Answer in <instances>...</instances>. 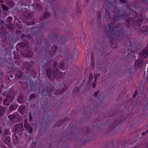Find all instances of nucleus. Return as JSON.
<instances>
[{
    "instance_id": "393cba45",
    "label": "nucleus",
    "mask_w": 148,
    "mask_h": 148,
    "mask_svg": "<svg viewBox=\"0 0 148 148\" xmlns=\"http://www.w3.org/2000/svg\"><path fill=\"white\" fill-rule=\"evenodd\" d=\"M140 56H148V49H145L143 50L141 53H140Z\"/></svg>"
},
{
    "instance_id": "aec40b11",
    "label": "nucleus",
    "mask_w": 148,
    "mask_h": 148,
    "mask_svg": "<svg viewBox=\"0 0 148 148\" xmlns=\"http://www.w3.org/2000/svg\"><path fill=\"white\" fill-rule=\"evenodd\" d=\"M17 135L14 134L13 136V143L15 145L18 143L19 141L18 137L16 136Z\"/></svg>"
},
{
    "instance_id": "6e6552de",
    "label": "nucleus",
    "mask_w": 148,
    "mask_h": 148,
    "mask_svg": "<svg viewBox=\"0 0 148 148\" xmlns=\"http://www.w3.org/2000/svg\"><path fill=\"white\" fill-rule=\"evenodd\" d=\"M24 127L25 130L28 131L29 133H31L32 132L33 129L30 125L27 123L26 120H25L24 121Z\"/></svg>"
},
{
    "instance_id": "864d4df0",
    "label": "nucleus",
    "mask_w": 148,
    "mask_h": 148,
    "mask_svg": "<svg viewBox=\"0 0 148 148\" xmlns=\"http://www.w3.org/2000/svg\"><path fill=\"white\" fill-rule=\"evenodd\" d=\"M137 93L136 92V91L134 94L133 95V97H136V93Z\"/></svg>"
},
{
    "instance_id": "2eb2a0df",
    "label": "nucleus",
    "mask_w": 148,
    "mask_h": 148,
    "mask_svg": "<svg viewBox=\"0 0 148 148\" xmlns=\"http://www.w3.org/2000/svg\"><path fill=\"white\" fill-rule=\"evenodd\" d=\"M106 47L105 46L102 45L100 46L99 48L98 53L101 54H102L105 51Z\"/></svg>"
},
{
    "instance_id": "f704fd0d",
    "label": "nucleus",
    "mask_w": 148,
    "mask_h": 148,
    "mask_svg": "<svg viewBox=\"0 0 148 148\" xmlns=\"http://www.w3.org/2000/svg\"><path fill=\"white\" fill-rule=\"evenodd\" d=\"M86 128H84L83 129H82V132L85 135H87L88 134V133H89L88 130H87V132H85V131L86 130Z\"/></svg>"
},
{
    "instance_id": "bb28decb",
    "label": "nucleus",
    "mask_w": 148,
    "mask_h": 148,
    "mask_svg": "<svg viewBox=\"0 0 148 148\" xmlns=\"http://www.w3.org/2000/svg\"><path fill=\"white\" fill-rule=\"evenodd\" d=\"M47 95H49L51 94V92H53V90L51 88L49 87H47Z\"/></svg>"
},
{
    "instance_id": "dca6fc26",
    "label": "nucleus",
    "mask_w": 148,
    "mask_h": 148,
    "mask_svg": "<svg viewBox=\"0 0 148 148\" xmlns=\"http://www.w3.org/2000/svg\"><path fill=\"white\" fill-rule=\"evenodd\" d=\"M25 109V106L23 105L20 106L18 109V111L21 114H23Z\"/></svg>"
},
{
    "instance_id": "9b49d317",
    "label": "nucleus",
    "mask_w": 148,
    "mask_h": 148,
    "mask_svg": "<svg viewBox=\"0 0 148 148\" xmlns=\"http://www.w3.org/2000/svg\"><path fill=\"white\" fill-rule=\"evenodd\" d=\"M60 69L64 70L67 68L68 65V63H60L59 65Z\"/></svg>"
},
{
    "instance_id": "e433bc0d",
    "label": "nucleus",
    "mask_w": 148,
    "mask_h": 148,
    "mask_svg": "<svg viewBox=\"0 0 148 148\" xmlns=\"http://www.w3.org/2000/svg\"><path fill=\"white\" fill-rule=\"evenodd\" d=\"M127 56L130 55V56H133V53L132 52V51H131L130 50H128L127 52Z\"/></svg>"
},
{
    "instance_id": "39448f33",
    "label": "nucleus",
    "mask_w": 148,
    "mask_h": 148,
    "mask_svg": "<svg viewBox=\"0 0 148 148\" xmlns=\"http://www.w3.org/2000/svg\"><path fill=\"white\" fill-rule=\"evenodd\" d=\"M52 65L53 70L57 72V76L58 77H61V73L58 68V65L57 63L55 61H53L52 62Z\"/></svg>"
},
{
    "instance_id": "3c124183",
    "label": "nucleus",
    "mask_w": 148,
    "mask_h": 148,
    "mask_svg": "<svg viewBox=\"0 0 148 148\" xmlns=\"http://www.w3.org/2000/svg\"><path fill=\"white\" fill-rule=\"evenodd\" d=\"M95 82L92 84V87L93 88H95L96 87V84Z\"/></svg>"
},
{
    "instance_id": "9d476101",
    "label": "nucleus",
    "mask_w": 148,
    "mask_h": 148,
    "mask_svg": "<svg viewBox=\"0 0 148 148\" xmlns=\"http://www.w3.org/2000/svg\"><path fill=\"white\" fill-rule=\"evenodd\" d=\"M38 98V95L37 94L32 93L29 96V99L30 101H33L36 100Z\"/></svg>"
},
{
    "instance_id": "7ed1b4c3",
    "label": "nucleus",
    "mask_w": 148,
    "mask_h": 148,
    "mask_svg": "<svg viewBox=\"0 0 148 148\" xmlns=\"http://www.w3.org/2000/svg\"><path fill=\"white\" fill-rule=\"evenodd\" d=\"M8 118L10 120L12 121L14 123L19 121L21 119V117L17 112H14L9 115Z\"/></svg>"
},
{
    "instance_id": "c03bdc74",
    "label": "nucleus",
    "mask_w": 148,
    "mask_h": 148,
    "mask_svg": "<svg viewBox=\"0 0 148 148\" xmlns=\"http://www.w3.org/2000/svg\"><path fill=\"white\" fill-rule=\"evenodd\" d=\"M116 126L115 124L112 125H111L110 127H109V129L110 130H113L114 127Z\"/></svg>"
},
{
    "instance_id": "1a4fd4ad",
    "label": "nucleus",
    "mask_w": 148,
    "mask_h": 148,
    "mask_svg": "<svg viewBox=\"0 0 148 148\" xmlns=\"http://www.w3.org/2000/svg\"><path fill=\"white\" fill-rule=\"evenodd\" d=\"M4 143L8 146H10L12 143L10 136H6L4 137Z\"/></svg>"
},
{
    "instance_id": "a18cd8bd",
    "label": "nucleus",
    "mask_w": 148,
    "mask_h": 148,
    "mask_svg": "<svg viewBox=\"0 0 148 148\" xmlns=\"http://www.w3.org/2000/svg\"><path fill=\"white\" fill-rule=\"evenodd\" d=\"M7 4L8 5H10L11 6L13 5V3L12 2L8 1L7 2Z\"/></svg>"
},
{
    "instance_id": "8fccbe9b",
    "label": "nucleus",
    "mask_w": 148,
    "mask_h": 148,
    "mask_svg": "<svg viewBox=\"0 0 148 148\" xmlns=\"http://www.w3.org/2000/svg\"><path fill=\"white\" fill-rule=\"evenodd\" d=\"M148 132V130L146 131L145 132H143L142 133V135H145L146 133H147Z\"/></svg>"
},
{
    "instance_id": "774afa93",
    "label": "nucleus",
    "mask_w": 148,
    "mask_h": 148,
    "mask_svg": "<svg viewBox=\"0 0 148 148\" xmlns=\"http://www.w3.org/2000/svg\"><path fill=\"white\" fill-rule=\"evenodd\" d=\"M42 98H40V102H41V101H42Z\"/></svg>"
},
{
    "instance_id": "f8f14e48",
    "label": "nucleus",
    "mask_w": 148,
    "mask_h": 148,
    "mask_svg": "<svg viewBox=\"0 0 148 148\" xmlns=\"http://www.w3.org/2000/svg\"><path fill=\"white\" fill-rule=\"evenodd\" d=\"M148 27L147 26H143L140 29L141 32L144 33L145 34H147V33H148Z\"/></svg>"
},
{
    "instance_id": "a878e982",
    "label": "nucleus",
    "mask_w": 148,
    "mask_h": 148,
    "mask_svg": "<svg viewBox=\"0 0 148 148\" xmlns=\"http://www.w3.org/2000/svg\"><path fill=\"white\" fill-rule=\"evenodd\" d=\"M20 47L22 49H23L28 47V45L27 43L22 42L20 43Z\"/></svg>"
},
{
    "instance_id": "4c0bfd02",
    "label": "nucleus",
    "mask_w": 148,
    "mask_h": 148,
    "mask_svg": "<svg viewBox=\"0 0 148 148\" xmlns=\"http://www.w3.org/2000/svg\"><path fill=\"white\" fill-rule=\"evenodd\" d=\"M95 82H96V81L97 78L99 77L100 76L99 74H96L95 75Z\"/></svg>"
},
{
    "instance_id": "603ef678",
    "label": "nucleus",
    "mask_w": 148,
    "mask_h": 148,
    "mask_svg": "<svg viewBox=\"0 0 148 148\" xmlns=\"http://www.w3.org/2000/svg\"><path fill=\"white\" fill-rule=\"evenodd\" d=\"M32 116L31 115V114H29V120L30 121H31V120H32Z\"/></svg>"
},
{
    "instance_id": "052dcab7",
    "label": "nucleus",
    "mask_w": 148,
    "mask_h": 148,
    "mask_svg": "<svg viewBox=\"0 0 148 148\" xmlns=\"http://www.w3.org/2000/svg\"><path fill=\"white\" fill-rule=\"evenodd\" d=\"M111 6V7H112V8H114V5L113 4H112L111 5H110Z\"/></svg>"
},
{
    "instance_id": "e2e57ef3",
    "label": "nucleus",
    "mask_w": 148,
    "mask_h": 148,
    "mask_svg": "<svg viewBox=\"0 0 148 148\" xmlns=\"http://www.w3.org/2000/svg\"><path fill=\"white\" fill-rule=\"evenodd\" d=\"M0 2L1 3H3L4 2V1L3 0H1L0 1Z\"/></svg>"
},
{
    "instance_id": "338daca9",
    "label": "nucleus",
    "mask_w": 148,
    "mask_h": 148,
    "mask_svg": "<svg viewBox=\"0 0 148 148\" xmlns=\"http://www.w3.org/2000/svg\"><path fill=\"white\" fill-rule=\"evenodd\" d=\"M101 102L100 103H99V105H97V106H101Z\"/></svg>"
},
{
    "instance_id": "a211bd4d",
    "label": "nucleus",
    "mask_w": 148,
    "mask_h": 148,
    "mask_svg": "<svg viewBox=\"0 0 148 148\" xmlns=\"http://www.w3.org/2000/svg\"><path fill=\"white\" fill-rule=\"evenodd\" d=\"M57 47L56 45H53L50 51L51 55H54L56 51Z\"/></svg>"
},
{
    "instance_id": "bf43d9fd",
    "label": "nucleus",
    "mask_w": 148,
    "mask_h": 148,
    "mask_svg": "<svg viewBox=\"0 0 148 148\" xmlns=\"http://www.w3.org/2000/svg\"><path fill=\"white\" fill-rule=\"evenodd\" d=\"M32 55V53H29V54L28 53H27L26 55L25 54L24 55L25 56H29V55Z\"/></svg>"
},
{
    "instance_id": "58836bf2",
    "label": "nucleus",
    "mask_w": 148,
    "mask_h": 148,
    "mask_svg": "<svg viewBox=\"0 0 148 148\" xmlns=\"http://www.w3.org/2000/svg\"><path fill=\"white\" fill-rule=\"evenodd\" d=\"M93 74H91V73H90L89 76V80H91L93 79Z\"/></svg>"
},
{
    "instance_id": "de8ad7c7",
    "label": "nucleus",
    "mask_w": 148,
    "mask_h": 148,
    "mask_svg": "<svg viewBox=\"0 0 148 148\" xmlns=\"http://www.w3.org/2000/svg\"><path fill=\"white\" fill-rule=\"evenodd\" d=\"M54 107L55 108L57 109L59 107V105L57 103H56L54 106Z\"/></svg>"
},
{
    "instance_id": "4468645a",
    "label": "nucleus",
    "mask_w": 148,
    "mask_h": 148,
    "mask_svg": "<svg viewBox=\"0 0 148 148\" xmlns=\"http://www.w3.org/2000/svg\"><path fill=\"white\" fill-rule=\"evenodd\" d=\"M98 67L100 70L103 71L107 67V65L105 63H103L99 65Z\"/></svg>"
},
{
    "instance_id": "79ce46f5",
    "label": "nucleus",
    "mask_w": 148,
    "mask_h": 148,
    "mask_svg": "<svg viewBox=\"0 0 148 148\" xmlns=\"http://www.w3.org/2000/svg\"><path fill=\"white\" fill-rule=\"evenodd\" d=\"M101 12H99L98 13V15L97 16V18L98 20L100 19V16H101Z\"/></svg>"
},
{
    "instance_id": "cd10ccee",
    "label": "nucleus",
    "mask_w": 148,
    "mask_h": 148,
    "mask_svg": "<svg viewBox=\"0 0 148 148\" xmlns=\"http://www.w3.org/2000/svg\"><path fill=\"white\" fill-rule=\"evenodd\" d=\"M50 14L47 12H45L44 13V14L42 17L41 18V19H43L49 17L50 16Z\"/></svg>"
},
{
    "instance_id": "72a5a7b5",
    "label": "nucleus",
    "mask_w": 148,
    "mask_h": 148,
    "mask_svg": "<svg viewBox=\"0 0 148 148\" xmlns=\"http://www.w3.org/2000/svg\"><path fill=\"white\" fill-rule=\"evenodd\" d=\"M3 10L4 11H7L8 10V8L6 6V5L3 4L1 5Z\"/></svg>"
},
{
    "instance_id": "6ab92c4d",
    "label": "nucleus",
    "mask_w": 148,
    "mask_h": 148,
    "mask_svg": "<svg viewBox=\"0 0 148 148\" xmlns=\"http://www.w3.org/2000/svg\"><path fill=\"white\" fill-rule=\"evenodd\" d=\"M17 101L19 103H20L22 104L24 102L23 96L21 94H20L18 96Z\"/></svg>"
},
{
    "instance_id": "a19ab883",
    "label": "nucleus",
    "mask_w": 148,
    "mask_h": 148,
    "mask_svg": "<svg viewBox=\"0 0 148 148\" xmlns=\"http://www.w3.org/2000/svg\"><path fill=\"white\" fill-rule=\"evenodd\" d=\"M12 20V18L10 16H9L8 17L7 20V22L10 23V22L11 20Z\"/></svg>"
},
{
    "instance_id": "37998d69",
    "label": "nucleus",
    "mask_w": 148,
    "mask_h": 148,
    "mask_svg": "<svg viewBox=\"0 0 148 148\" xmlns=\"http://www.w3.org/2000/svg\"><path fill=\"white\" fill-rule=\"evenodd\" d=\"M117 2L120 1L121 2L123 3H125L127 2V0H116Z\"/></svg>"
},
{
    "instance_id": "f03ea898",
    "label": "nucleus",
    "mask_w": 148,
    "mask_h": 148,
    "mask_svg": "<svg viewBox=\"0 0 148 148\" xmlns=\"http://www.w3.org/2000/svg\"><path fill=\"white\" fill-rule=\"evenodd\" d=\"M46 73L48 78L51 81L53 80L56 77L58 78L61 77H58L57 76V72L53 70L52 71L50 67L47 69Z\"/></svg>"
},
{
    "instance_id": "6e6d98bb",
    "label": "nucleus",
    "mask_w": 148,
    "mask_h": 148,
    "mask_svg": "<svg viewBox=\"0 0 148 148\" xmlns=\"http://www.w3.org/2000/svg\"><path fill=\"white\" fill-rule=\"evenodd\" d=\"M134 25H135V24H134V27L135 28V29H137V28L139 27H140V25H139V24H138V25L137 26H136V27H135V26Z\"/></svg>"
},
{
    "instance_id": "ddd939ff",
    "label": "nucleus",
    "mask_w": 148,
    "mask_h": 148,
    "mask_svg": "<svg viewBox=\"0 0 148 148\" xmlns=\"http://www.w3.org/2000/svg\"><path fill=\"white\" fill-rule=\"evenodd\" d=\"M143 65V60H138L135 62V66L136 67H140Z\"/></svg>"
},
{
    "instance_id": "680f3d73",
    "label": "nucleus",
    "mask_w": 148,
    "mask_h": 148,
    "mask_svg": "<svg viewBox=\"0 0 148 148\" xmlns=\"http://www.w3.org/2000/svg\"><path fill=\"white\" fill-rule=\"evenodd\" d=\"M3 73L1 71L0 72V75H3Z\"/></svg>"
},
{
    "instance_id": "b1692460",
    "label": "nucleus",
    "mask_w": 148,
    "mask_h": 148,
    "mask_svg": "<svg viewBox=\"0 0 148 148\" xmlns=\"http://www.w3.org/2000/svg\"><path fill=\"white\" fill-rule=\"evenodd\" d=\"M64 92V90H61L60 89H57L54 92V95H59L60 94L63 93Z\"/></svg>"
},
{
    "instance_id": "2f4dec72",
    "label": "nucleus",
    "mask_w": 148,
    "mask_h": 148,
    "mask_svg": "<svg viewBox=\"0 0 148 148\" xmlns=\"http://www.w3.org/2000/svg\"><path fill=\"white\" fill-rule=\"evenodd\" d=\"M106 14H105V17L106 18H109L110 17V15L109 13L108 12V10H106Z\"/></svg>"
},
{
    "instance_id": "5701e85b",
    "label": "nucleus",
    "mask_w": 148,
    "mask_h": 148,
    "mask_svg": "<svg viewBox=\"0 0 148 148\" xmlns=\"http://www.w3.org/2000/svg\"><path fill=\"white\" fill-rule=\"evenodd\" d=\"M6 25H7L8 28L10 29H13L15 27L14 26L12 23L11 22L7 23Z\"/></svg>"
},
{
    "instance_id": "ea45409f",
    "label": "nucleus",
    "mask_w": 148,
    "mask_h": 148,
    "mask_svg": "<svg viewBox=\"0 0 148 148\" xmlns=\"http://www.w3.org/2000/svg\"><path fill=\"white\" fill-rule=\"evenodd\" d=\"M125 140H123L122 142V144L123 146L124 147H126L127 145V143H125Z\"/></svg>"
},
{
    "instance_id": "c756f323",
    "label": "nucleus",
    "mask_w": 148,
    "mask_h": 148,
    "mask_svg": "<svg viewBox=\"0 0 148 148\" xmlns=\"http://www.w3.org/2000/svg\"><path fill=\"white\" fill-rule=\"evenodd\" d=\"M47 87L45 88V89L42 90H41L40 91V93L41 94H42L43 93L44 95L45 96L47 95Z\"/></svg>"
},
{
    "instance_id": "412c9836",
    "label": "nucleus",
    "mask_w": 148,
    "mask_h": 148,
    "mask_svg": "<svg viewBox=\"0 0 148 148\" xmlns=\"http://www.w3.org/2000/svg\"><path fill=\"white\" fill-rule=\"evenodd\" d=\"M35 8L36 10L38 12H40L42 10V8L41 5L38 3L35 4Z\"/></svg>"
},
{
    "instance_id": "49530a36",
    "label": "nucleus",
    "mask_w": 148,
    "mask_h": 148,
    "mask_svg": "<svg viewBox=\"0 0 148 148\" xmlns=\"http://www.w3.org/2000/svg\"><path fill=\"white\" fill-rule=\"evenodd\" d=\"M33 15V14L32 13H29V14H27V17L28 18H30V17L32 16Z\"/></svg>"
},
{
    "instance_id": "09e8293b",
    "label": "nucleus",
    "mask_w": 148,
    "mask_h": 148,
    "mask_svg": "<svg viewBox=\"0 0 148 148\" xmlns=\"http://www.w3.org/2000/svg\"><path fill=\"white\" fill-rule=\"evenodd\" d=\"M93 136H88V138L89 139H90V140H92L94 138H93Z\"/></svg>"
},
{
    "instance_id": "5fc2aeb1",
    "label": "nucleus",
    "mask_w": 148,
    "mask_h": 148,
    "mask_svg": "<svg viewBox=\"0 0 148 148\" xmlns=\"http://www.w3.org/2000/svg\"><path fill=\"white\" fill-rule=\"evenodd\" d=\"M98 94V92L97 91L96 92H95L94 94V96L95 97H97V95Z\"/></svg>"
},
{
    "instance_id": "0e129e2a",
    "label": "nucleus",
    "mask_w": 148,
    "mask_h": 148,
    "mask_svg": "<svg viewBox=\"0 0 148 148\" xmlns=\"http://www.w3.org/2000/svg\"><path fill=\"white\" fill-rule=\"evenodd\" d=\"M128 21L127 20H126V25L128 24Z\"/></svg>"
},
{
    "instance_id": "4be33fe9",
    "label": "nucleus",
    "mask_w": 148,
    "mask_h": 148,
    "mask_svg": "<svg viewBox=\"0 0 148 148\" xmlns=\"http://www.w3.org/2000/svg\"><path fill=\"white\" fill-rule=\"evenodd\" d=\"M5 108L0 106V117L3 116L5 113Z\"/></svg>"
},
{
    "instance_id": "7c9ffc66",
    "label": "nucleus",
    "mask_w": 148,
    "mask_h": 148,
    "mask_svg": "<svg viewBox=\"0 0 148 148\" xmlns=\"http://www.w3.org/2000/svg\"><path fill=\"white\" fill-rule=\"evenodd\" d=\"M77 51L76 49H73L71 51V55H77Z\"/></svg>"
},
{
    "instance_id": "423d86ee",
    "label": "nucleus",
    "mask_w": 148,
    "mask_h": 148,
    "mask_svg": "<svg viewBox=\"0 0 148 148\" xmlns=\"http://www.w3.org/2000/svg\"><path fill=\"white\" fill-rule=\"evenodd\" d=\"M111 25H107L105 26V31L107 34H114V29L113 28L111 27Z\"/></svg>"
},
{
    "instance_id": "0eeeda50",
    "label": "nucleus",
    "mask_w": 148,
    "mask_h": 148,
    "mask_svg": "<svg viewBox=\"0 0 148 148\" xmlns=\"http://www.w3.org/2000/svg\"><path fill=\"white\" fill-rule=\"evenodd\" d=\"M114 18L115 20L117 21H119V18L120 17H122V14H121V12H120L119 9L116 8L114 9Z\"/></svg>"
},
{
    "instance_id": "c9c22d12",
    "label": "nucleus",
    "mask_w": 148,
    "mask_h": 148,
    "mask_svg": "<svg viewBox=\"0 0 148 148\" xmlns=\"http://www.w3.org/2000/svg\"><path fill=\"white\" fill-rule=\"evenodd\" d=\"M79 90L78 89L77 87H75L73 89V92L75 94H77L79 91Z\"/></svg>"
},
{
    "instance_id": "4d7b16f0",
    "label": "nucleus",
    "mask_w": 148,
    "mask_h": 148,
    "mask_svg": "<svg viewBox=\"0 0 148 148\" xmlns=\"http://www.w3.org/2000/svg\"><path fill=\"white\" fill-rule=\"evenodd\" d=\"M66 145H67L66 144V143H63V144H62V147H63V146H66Z\"/></svg>"
},
{
    "instance_id": "473e14b6",
    "label": "nucleus",
    "mask_w": 148,
    "mask_h": 148,
    "mask_svg": "<svg viewBox=\"0 0 148 148\" xmlns=\"http://www.w3.org/2000/svg\"><path fill=\"white\" fill-rule=\"evenodd\" d=\"M16 77L17 78H21L22 77V74L20 73H18L16 74Z\"/></svg>"
},
{
    "instance_id": "c85d7f7f",
    "label": "nucleus",
    "mask_w": 148,
    "mask_h": 148,
    "mask_svg": "<svg viewBox=\"0 0 148 148\" xmlns=\"http://www.w3.org/2000/svg\"><path fill=\"white\" fill-rule=\"evenodd\" d=\"M69 120V119L67 118H65L64 119H62L61 121H60V124H59V125H58V126H60L62 123L66 122L67 121Z\"/></svg>"
},
{
    "instance_id": "13d9d810",
    "label": "nucleus",
    "mask_w": 148,
    "mask_h": 148,
    "mask_svg": "<svg viewBox=\"0 0 148 148\" xmlns=\"http://www.w3.org/2000/svg\"><path fill=\"white\" fill-rule=\"evenodd\" d=\"M146 56H145V57H144V56H140V58L141 59H143L144 58H146Z\"/></svg>"
},
{
    "instance_id": "f3484780",
    "label": "nucleus",
    "mask_w": 148,
    "mask_h": 148,
    "mask_svg": "<svg viewBox=\"0 0 148 148\" xmlns=\"http://www.w3.org/2000/svg\"><path fill=\"white\" fill-rule=\"evenodd\" d=\"M18 106V105L16 103L11 104L9 107V110L12 111L16 109Z\"/></svg>"
},
{
    "instance_id": "69168bd1",
    "label": "nucleus",
    "mask_w": 148,
    "mask_h": 148,
    "mask_svg": "<svg viewBox=\"0 0 148 148\" xmlns=\"http://www.w3.org/2000/svg\"><path fill=\"white\" fill-rule=\"evenodd\" d=\"M90 0H86V1L87 3L89 2Z\"/></svg>"
},
{
    "instance_id": "20e7f679",
    "label": "nucleus",
    "mask_w": 148,
    "mask_h": 148,
    "mask_svg": "<svg viewBox=\"0 0 148 148\" xmlns=\"http://www.w3.org/2000/svg\"><path fill=\"white\" fill-rule=\"evenodd\" d=\"M14 99L13 95L9 94L6 97V99L3 101L4 104L7 106L9 105V103L12 102Z\"/></svg>"
},
{
    "instance_id": "f257e3e1",
    "label": "nucleus",
    "mask_w": 148,
    "mask_h": 148,
    "mask_svg": "<svg viewBox=\"0 0 148 148\" xmlns=\"http://www.w3.org/2000/svg\"><path fill=\"white\" fill-rule=\"evenodd\" d=\"M13 130L14 134L21 136L22 134L23 131L24 130L23 129V123L16 124L13 125Z\"/></svg>"
}]
</instances>
